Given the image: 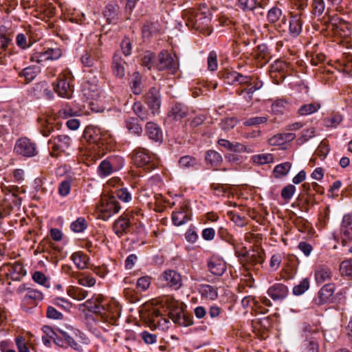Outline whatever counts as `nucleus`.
<instances>
[{
	"instance_id": "obj_1",
	"label": "nucleus",
	"mask_w": 352,
	"mask_h": 352,
	"mask_svg": "<svg viewBox=\"0 0 352 352\" xmlns=\"http://www.w3.org/2000/svg\"><path fill=\"white\" fill-rule=\"evenodd\" d=\"M103 302L104 297L99 294L88 299L82 305L96 314L99 321L110 325H118L121 312L120 307L116 302L107 305L103 304Z\"/></svg>"
},
{
	"instance_id": "obj_2",
	"label": "nucleus",
	"mask_w": 352,
	"mask_h": 352,
	"mask_svg": "<svg viewBox=\"0 0 352 352\" xmlns=\"http://www.w3.org/2000/svg\"><path fill=\"white\" fill-rule=\"evenodd\" d=\"M182 16L188 27L200 31L207 28L211 21L209 13L199 12L193 9L184 10Z\"/></svg>"
},
{
	"instance_id": "obj_3",
	"label": "nucleus",
	"mask_w": 352,
	"mask_h": 352,
	"mask_svg": "<svg viewBox=\"0 0 352 352\" xmlns=\"http://www.w3.org/2000/svg\"><path fill=\"white\" fill-rule=\"evenodd\" d=\"M133 162L136 166L147 171L155 169L158 164L156 155L143 148H138L134 151Z\"/></svg>"
},
{
	"instance_id": "obj_4",
	"label": "nucleus",
	"mask_w": 352,
	"mask_h": 352,
	"mask_svg": "<svg viewBox=\"0 0 352 352\" xmlns=\"http://www.w3.org/2000/svg\"><path fill=\"white\" fill-rule=\"evenodd\" d=\"M155 67L159 71H167L170 74H175L179 69L178 58L168 51H162L158 54Z\"/></svg>"
},
{
	"instance_id": "obj_5",
	"label": "nucleus",
	"mask_w": 352,
	"mask_h": 352,
	"mask_svg": "<svg viewBox=\"0 0 352 352\" xmlns=\"http://www.w3.org/2000/svg\"><path fill=\"white\" fill-rule=\"evenodd\" d=\"M121 209L119 201L115 196L104 197L98 206L99 217L104 221L118 213Z\"/></svg>"
},
{
	"instance_id": "obj_6",
	"label": "nucleus",
	"mask_w": 352,
	"mask_h": 352,
	"mask_svg": "<svg viewBox=\"0 0 352 352\" xmlns=\"http://www.w3.org/2000/svg\"><path fill=\"white\" fill-rule=\"evenodd\" d=\"M70 72L65 71L60 74L54 87L55 91L62 98H69L72 96L73 86L71 85Z\"/></svg>"
},
{
	"instance_id": "obj_7",
	"label": "nucleus",
	"mask_w": 352,
	"mask_h": 352,
	"mask_svg": "<svg viewBox=\"0 0 352 352\" xmlns=\"http://www.w3.org/2000/svg\"><path fill=\"white\" fill-rule=\"evenodd\" d=\"M267 21L274 25L275 30L278 32H284L283 26L286 25V16L283 15V11L277 6L271 8L267 14Z\"/></svg>"
},
{
	"instance_id": "obj_8",
	"label": "nucleus",
	"mask_w": 352,
	"mask_h": 352,
	"mask_svg": "<svg viewBox=\"0 0 352 352\" xmlns=\"http://www.w3.org/2000/svg\"><path fill=\"white\" fill-rule=\"evenodd\" d=\"M145 101L154 116L158 113L161 106V96L158 89L151 87L146 94Z\"/></svg>"
},
{
	"instance_id": "obj_9",
	"label": "nucleus",
	"mask_w": 352,
	"mask_h": 352,
	"mask_svg": "<svg viewBox=\"0 0 352 352\" xmlns=\"http://www.w3.org/2000/svg\"><path fill=\"white\" fill-rule=\"evenodd\" d=\"M208 270L213 275L221 276L226 271V263L218 256H212L207 262Z\"/></svg>"
},
{
	"instance_id": "obj_10",
	"label": "nucleus",
	"mask_w": 352,
	"mask_h": 352,
	"mask_svg": "<svg viewBox=\"0 0 352 352\" xmlns=\"http://www.w3.org/2000/svg\"><path fill=\"white\" fill-rule=\"evenodd\" d=\"M48 143L54 152L65 153L70 146L71 138L66 135H59L51 138Z\"/></svg>"
},
{
	"instance_id": "obj_11",
	"label": "nucleus",
	"mask_w": 352,
	"mask_h": 352,
	"mask_svg": "<svg viewBox=\"0 0 352 352\" xmlns=\"http://www.w3.org/2000/svg\"><path fill=\"white\" fill-rule=\"evenodd\" d=\"M191 212L187 204L180 206L178 210L173 211L172 213V221L176 226H180L185 224L190 219Z\"/></svg>"
},
{
	"instance_id": "obj_12",
	"label": "nucleus",
	"mask_w": 352,
	"mask_h": 352,
	"mask_svg": "<svg viewBox=\"0 0 352 352\" xmlns=\"http://www.w3.org/2000/svg\"><path fill=\"white\" fill-rule=\"evenodd\" d=\"M62 56L60 48H49L44 52H36L30 55V59L32 62L41 63L47 60H56Z\"/></svg>"
},
{
	"instance_id": "obj_13",
	"label": "nucleus",
	"mask_w": 352,
	"mask_h": 352,
	"mask_svg": "<svg viewBox=\"0 0 352 352\" xmlns=\"http://www.w3.org/2000/svg\"><path fill=\"white\" fill-rule=\"evenodd\" d=\"M340 234L344 245L352 240V213L344 215L340 226Z\"/></svg>"
},
{
	"instance_id": "obj_14",
	"label": "nucleus",
	"mask_w": 352,
	"mask_h": 352,
	"mask_svg": "<svg viewBox=\"0 0 352 352\" xmlns=\"http://www.w3.org/2000/svg\"><path fill=\"white\" fill-rule=\"evenodd\" d=\"M161 279L167 286L174 289H179L182 285L181 275L175 270H169L164 272L161 275Z\"/></svg>"
},
{
	"instance_id": "obj_15",
	"label": "nucleus",
	"mask_w": 352,
	"mask_h": 352,
	"mask_svg": "<svg viewBox=\"0 0 352 352\" xmlns=\"http://www.w3.org/2000/svg\"><path fill=\"white\" fill-rule=\"evenodd\" d=\"M243 256L246 264L251 267L262 264L265 261V252L263 250L260 248L249 250Z\"/></svg>"
},
{
	"instance_id": "obj_16",
	"label": "nucleus",
	"mask_w": 352,
	"mask_h": 352,
	"mask_svg": "<svg viewBox=\"0 0 352 352\" xmlns=\"http://www.w3.org/2000/svg\"><path fill=\"white\" fill-rule=\"evenodd\" d=\"M126 61L122 58L120 52H116L112 60V72L113 75L118 78H122L126 74Z\"/></svg>"
},
{
	"instance_id": "obj_17",
	"label": "nucleus",
	"mask_w": 352,
	"mask_h": 352,
	"mask_svg": "<svg viewBox=\"0 0 352 352\" xmlns=\"http://www.w3.org/2000/svg\"><path fill=\"white\" fill-rule=\"evenodd\" d=\"M190 108L184 103L177 102L174 104L168 112V117L175 120H181L189 116Z\"/></svg>"
},
{
	"instance_id": "obj_18",
	"label": "nucleus",
	"mask_w": 352,
	"mask_h": 352,
	"mask_svg": "<svg viewBox=\"0 0 352 352\" xmlns=\"http://www.w3.org/2000/svg\"><path fill=\"white\" fill-rule=\"evenodd\" d=\"M287 68L288 65L285 62L277 60L270 66V76L273 78H277L276 81L278 83L279 80L285 79Z\"/></svg>"
},
{
	"instance_id": "obj_19",
	"label": "nucleus",
	"mask_w": 352,
	"mask_h": 352,
	"mask_svg": "<svg viewBox=\"0 0 352 352\" xmlns=\"http://www.w3.org/2000/svg\"><path fill=\"white\" fill-rule=\"evenodd\" d=\"M288 293L287 287L282 283H275L267 289V294L274 300H283L287 297Z\"/></svg>"
},
{
	"instance_id": "obj_20",
	"label": "nucleus",
	"mask_w": 352,
	"mask_h": 352,
	"mask_svg": "<svg viewBox=\"0 0 352 352\" xmlns=\"http://www.w3.org/2000/svg\"><path fill=\"white\" fill-rule=\"evenodd\" d=\"M169 318L174 323L180 326L188 327L193 324L192 318L182 310H174L170 312Z\"/></svg>"
},
{
	"instance_id": "obj_21",
	"label": "nucleus",
	"mask_w": 352,
	"mask_h": 352,
	"mask_svg": "<svg viewBox=\"0 0 352 352\" xmlns=\"http://www.w3.org/2000/svg\"><path fill=\"white\" fill-rule=\"evenodd\" d=\"M82 92L87 100H97L101 94L99 84L85 82L82 85Z\"/></svg>"
},
{
	"instance_id": "obj_22",
	"label": "nucleus",
	"mask_w": 352,
	"mask_h": 352,
	"mask_svg": "<svg viewBox=\"0 0 352 352\" xmlns=\"http://www.w3.org/2000/svg\"><path fill=\"white\" fill-rule=\"evenodd\" d=\"M302 21L301 14H291L289 23V34L292 38H296L302 32Z\"/></svg>"
},
{
	"instance_id": "obj_23",
	"label": "nucleus",
	"mask_w": 352,
	"mask_h": 352,
	"mask_svg": "<svg viewBox=\"0 0 352 352\" xmlns=\"http://www.w3.org/2000/svg\"><path fill=\"white\" fill-rule=\"evenodd\" d=\"M83 137L89 143L103 144V135L98 127L87 126L83 132Z\"/></svg>"
},
{
	"instance_id": "obj_24",
	"label": "nucleus",
	"mask_w": 352,
	"mask_h": 352,
	"mask_svg": "<svg viewBox=\"0 0 352 352\" xmlns=\"http://www.w3.org/2000/svg\"><path fill=\"white\" fill-rule=\"evenodd\" d=\"M20 189L17 188H12L10 190V212L15 216L20 217L21 214V201L19 197Z\"/></svg>"
},
{
	"instance_id": "obj_25",
	"label": "nucleus",
	"mask_w": 352,
	"mask_h": 352,
	"mask_svg": "<svg viewBox=\"0 0 352 352\" xmlns=\"http://www.w3.org/2000/svg\"><path fill=\"white\" fill-rule=\"evenodd\" d=\"M315 280L318 284H322L324 282L330 280L332 277V271L327 265H319L316 267L314 272Z\"/></svg>"
},
{
	"instance_id": "obj_26",
	"label": "nucleus",
	"mask_w": 352,
	"mask_h": 352,
	"mask_svg": "<svg viewBox=\"0 0 352 352\" xmlns=\"http://www.w3.org/2000/svg\"><path fill=\"white\" fill-rule=\"evenodd\" d=\"M23 290L26 291L25 296H23V302L27 304H30L32 307H36L37 302L41 301L43 298L42 292L37 289H26L23 287Z\"/></svg>"
},
{
	"instance_id": "obj_27",
	"label": "nucleus",
	"mask_w": 352,
	"mask_h": 352,
	"mask_svg": "<svg viewBox=\"0 0 352 352\" xmlns=\"http://www.w3.org/2000/svg\"><path fill=\"white\" fill-rule=\"evenodd\" d=\"M130 221L129 219L121 215L117 220L115 221L113 229L114 232L119 237L122 236L124 234H126L128 229L130 227Z\"/></svg>"
},
{
	"instance_id": "obj_28",
	"label": "nucleus",
	"mask_w": 352,
	"mask_h": 352,
	"mask_svg": "<svg viewBox=\"0 0 352 352\" xmlns=\"http://www.w3.org/2000/svg\"><path fill=\"white\" fill-rule=\"evenodd\" d=\"M146 134L149 139L158 142L162 140V132L160 126L155 122H148L146 124Z\"/></svg>"
},
{
	"instance_id": "obj_29",
	"label": "nucleus",
	"mask_w": 352,
	"mask_h": 352,
	"mask_svg": "<svg viewBox=\"0 0 352 352\" xmlns=\"http://www.w3.org/2000/svg\"><path fill=\"white\" fill-rule=\"evenodd\" d=\"M205 160L211 168L217 169L222 163L223 158L220 153L214 150H208L205 155Z\"/></svg>"
},
{
	"instance_id": "obj_30",
	"label": "nucleus",
	"mask_w": 352,
	"mask_h": 352,
	"mask_svg": "<svg viewBox=\"0 0 352 352\" xmlns=\"http://www.w3.org/2000/svg\"><path fill=\"white\" fill-rule=\"evenodd\" d=\"M38 152L36 144L31 139L23 137V157H34Z\"/></svg>"
},
{
	"instance_id": "obj_31",
	"label": "nucleus",
	"mask_w": 352,
	"mask_h": 352,
	"mask_svg": "<svg viewBox=\"0 0 352 352\" xmlns=\"http://www.w3.org/2000/svg\"><path fill=\"white\" fill-rule=\"evenodd\" d=\"M335 292V285L328 283L324 285L318 292V304L327 302L333 295Z\"/></svg>"
},
{
	"instance_id": "obj_32",
	"label": "nucleus",
	"mask_w": 352,
	"mask_h": 352,
	"mask_svg": "<svg viewBox=\"0 0 352 352\" xmlns=\"http://www.w3.org/2000/svg\"><path fill=\"white\" fill-rule=\"evenodd\" d=\"M119 6L117 4L109 3L103 12L104 17L109 23H116L118 19Z\"/></svg>"
},
{
	"instance_id": "obj_33",
	"label": "nucleus",
	"mask_w": 352,
	"mask_h": 352,
	"mask_svg": "<svg viewBox=\"0 0 352 352\" xmlns=\"http://www.w3.org/2000/svg\"><path fill=\"white\" fill-rule=\"evenodd\" d=\"M199 291L201 296L207 299L215 300L218 296L217 289L210 285H201Z\"/></svg>"
},
{
	"instance_id": "obj_34",
	"label": "nucleus",
	"mask_w": 352,
	"mask_h": 352,
	"mask_svg": "<svg viewBox=\"0 0 352 352\" xmlns=\"http://www.w3.org/2000/svg\"><path fill=\"white\" fill-rule=\"evenodd\" d=\"M125 126L131 133L139 135L142 133V128L136 118L131 117L126 118L125 120Z\"/></svg>"
},
{
	"instance_id": "obj_35",
	"label": "nucleus",
	"mask_w": 352,
	"mask_h": 352,
	"mask_svg": "<svg viewBox=\"0 0 352 352\" xmlns=\"http://www.w3.org/2000/svg\"><path fill=\"white\" fill-rule=\"evenodd\" d=\"M71 258L78 269L84 270L87 267L89 258L82 252H74L71 256Z\"/></svg>"
},
{
	"instance_id": "obj_36",
	"label": "nucleus",
	"mask_w": 352,
	"mask_h": 352,
	"mask_svg": "<svg viewBox=\"0 0 352 352\" xmlns=\"http://www.w3.org/2000/svg\"><path fill=\"white\" fill-rule=\"evenodd\" d=\"M131 84V88L134 94L139 95L142 92L144 87L142 82V77L139 72H136L133 74Z\"/></svg>"
},
{
	"instance_id": "obj_37",
	"label": "nucleus",
	"mask_w": 352,
	"mask_h": 352,
	"mask_svg": "<svg viewBox=\"0 0 352 352\" xmlns=\"http://www.w3.org/2000/svg\"><path fill=\"white\" fill-rule=\"evenodd\" d=\"M8 275L12 281L20 282L22 277V264L15 263L10 267Z\"/></svg>"
},
{
	"instance_id": "obj_38",
	"label": "nucleus",
	"mask_w": 352,
	"mask_h": 352,
	"mask_svg": "<svg viewBox=\"0 0 352 352\" xmlns=\"http://www.w3.org/2000/svg\"><path fill=\"white\" fill-rule=\"evenodd\" d=\"M320 108L318 102L305 104L302 105L298 110L299 116H305L316 112Z\"/></svg>"
},
{
	"instance_id": "obj_39",
	"label": "nucleus",
	"mask_w": 352,
	"mask_h": 352,
	"mask_svg": "<svg viewBox=\"0 0 352 352\" xmlns=\"http://www.w3.org/2000/svg\"><path fill=\"white\" fill-rule=\"evenodd\" d=\"M113 172H115L112 168V164L109 163L107 160H102L98 167V175L101 177H105L110 175Z\"/></svg>"
},
{
	"instance_id": "obj_40",
	"label": "nucleus",
	"mask_w": 352,
	"mask_h": 352,
	"mask_svg": "<svg viewBox=\"0 0 352 352\" xmlns=\"http://www.w3.org/2000/svg\"><path fill=\"white\" fill-rule=\"evenodd\" d=\"M292 164L289 162H285L276 165L274 168V175L276 178L285 176L289 171Z\"/></svg>"
},
{
	"instance_id": "obj_41",
	"label": "nucleus",
	"mask_w": 352,
	"mask_h": 352,
	"mask_svg": "<svg viewBox=\"0 0 352 352\" xmlns=\"http://www.w3.org/2000/svg\"><path fill=\"white\" fill-rule=\"evenodd\" d=\"M100 76L98 67L87 69L86 71V82L89 83L99 84V77Z\"/></svg>"
},
{
	"instance_id": "obj_42",
	"label": "nucleus",
	"mask_w": 352,
	"mask_h": 352,
	"mask_svg": "<svg viewBox=\"0 0 352 352\" xmlns=\"http://www.w3.org/2000/svg\"><path fill=\"white\" fill-rule=\"evenodd\" d=\"M258 4V0H237L238 7L244 12L253 11Z\"/></svg>"
},
{
	"instance_id": "obj_43",
	"label": "nucleus",
	"mask_w": 352,
	"mask_h": 352,
	"mask_svg": "<svg viewBox=\"0 0 352 352\" xmlns=\"http://www.w3.org/2000/svg\"><path fill=\"white\" fill-rule=\"evenodd\" d=\"M252 160L255 164L262 165L272 162L274 157L270 153H261L253 155Z\"/></svg>"
},
{
	"instance_id": "obj_44",
	"label": "nucleus",
	"mask_w": 352,
	"mask_h": 352,
	"mask_svg": "<svg viewBox=\"0 0 352 352\" xmlns=\"http://www.w3.org/2000/svg\"><path fill=\"white\" fill-rule=\"evenodd\" d=\"M221 78L230 85H234L236 82L238 72L233 70L225 69L221 72Z\"/></svg>"
},
{
	"instance_id": "obj_45",
	"label": "nucleus",
	"mask_w": 352,
	"mask_h": 352,
	"mask_svg": "<svg viewBox=\"0 0 352 352\" xmlns=\"http://www.w3.org/2000/svg\"><path fill=\"white\" fill-rule=\"evenodd\" d=\"M114 195L123 202L129 203L132 200V195L126 188H121L116 190Z\"/></svg>"
},
{
	"instance_id": "obj_46",
	"label": "nucleus",
	"mask_w": 352,
	"mask_h": 352,
	"mask_svg": "<svg viewBox=\"0 0 352 352\" xmlns=\"http://www.w3.org/2000/svg\"><path fill=\"white\" fill-rule=\"evenodd\" d=\"M88 291L80 287H72L69 289V296L78 300H82L87 297Z\"/></svg>"
},
{
	"instance_id": "obj_47",
	"label": "nucleus",
	"mask_w": 352,
	"mask_h": 352,
	"mask_svg": "<svg viewBox=\"0 0 352 352\" xmlns=\"http://www.w3.org/2000/svg\"><path fill=\"white\" fill-rule=\"evenodd\" d=\"M309 288V280L307 278L302 279L298 285L293 288V294L299 296L304 294Z\"/></svg>"
},
{
	"instance_id": "obj_48",
	"label": "nucleus",
	"mask_w": 352,
	"mask_h": 352,
	"mask_svg": "<svg viewBox=\"0 0 352 352\" xmlns=\"http://www.w3.org/2000/svg\"><path fill=\"white\" fill-rule=\"evenodd\" d=\"M287 105V101L278 99L272 104V110L274 113L283 114L286 111Z\"/></svg>"
},
{
	"instance_id": "obj_49",
	"label": "nucleus",
	"mask_w": 352,
	"mask_h": 352,
	"mask_svg": "<svg viewBox=\"0 0 352 352\" xmlns=\"http://www.w3.org/2000/svg\"><path fill=\"white\" fill-rule=\"evenodd\" d=\"M238 123V120L234 117L226 118L221 120L219 125L222 130L228 131L232 129Z\"/></svg>"
},
{
	"instance_id": "obj_50",
	"label": "nucleus",
	"mask_w": 352,
	"mask_h": 352,
	"mask_svg": "<svg viewBox=\"0 0 352 352\" xmlns=\"http://www.w3.org/2000/svg\"><path fill=\"white\" fill-rule=\"evenodd\" d=\"M134 113L143 121L148 119V113L140 102H135L133 105Z\"/></svg>"
},
{
	"instance_id": "obj_51",
	"label": "nucleus",
	"mask_w": 352,
	"mask_h": 352,
	"mask_svg": "<svg viewBox=\"0 0 352 352\" xmlns=\"http://www.w3.org/2000/svg\"><path fill=\"white\" fill-rule=\"evenodd\" d=\"M180 167L184 168H189L197 164V160L195 157L190 155L182 157L179 160Z\"/></svg>"
},
{
	"instance_id": "obj_52",
	"label": "nucleus",
	"mask_w": 352,
	"mask_h": 352,
	"mask_svg": "<svg viewBox=\"0 0 352 352\" xmlns=\"http://www.w3.org/2000/svg\"><path fill=\"white\" fill-rule=\"evenodd\" d=\"M342 120V117L340 114H335L330 117H327L324 120V125L327 127H336Z\"/></svg>"
},
{
	"instance_id": "obj_53",
	"label": "nucleus",
	"mask_w": 352,
	"mask_h": 352,
	"mask_svg": "<svg viewBox=\"0 0 352 352\" xmlns=\"http://www.w3.org/2000/svg\"><path fill=\"white\" fill-rule=\"evenodd\" d=\"M87 223L84 218L79 217L71 224V229L75 232H81L87 228Z\"/></svg>"
},
{
	"instance_id": "obj_54",
	"label": "nucleus",
	"mask_w": 352,
	"mask_h": 352,
	"mask_svg": "<svg viewBox=\"0 0 352 352\" xmlns=\"http://www.w3.org/2000/svg\"><path fill=\"white\" fill-rule=\"evenodd\" d=\"M316 130L314 127L302 131L300 137L297 140L298 144H302L315 135Z\"/></svg>"
},
{
	"instance_id": "obj_55",
	"label": "nucleus",
	"mask_w": 352,
	"mask_h": 352,
	"mask_svg": "<svg viewBox=\"0 0 352 352\" xmlns=\"http://www.w3.org/2000/svg\"><path fill=\"white\" fill-rule=\"evenodd\" d=\"M311 7L313 14L316 16H320L325 8V3L323 0H312Z\"/></svg>"
},
{
	"instance_id": "obj_56",
	"label": "nucleus",
	"mask_w": 352,
	"mask_h": 352,
	"mask_svg": "<svg viewBox=\"0 0 352 352\" xmlns=\"http://www.w3.org/2000/svg\"><path fill=\"white\" fill-rule=\"evenodd\" d=\"M340 271L342 275L352 276V259L342 261L340 265Z\"/></svg>"
},
{
	"instance_id": "obj_57",
	"label": "nucleus",
	"mask_w": 352,
	"mask_h": 352,
	"mask_svg": "<svg viewBox=\"0 0 352 352\" xmlns=\"http://www.w3.org/2000/svg\"><path fill=\"white\" fill-rule=\"evenodd\" d=\"M81 63L82 64L87 67L88 69L94 68V67H98L96 65L97 62L95 58L89 53H85L81 56Z\"/></svg>"
},
{
	"instance_id": "obj_58",
	"label": "nucleus",
	"mask_w": 352,
	"mask_h": 352,
	"mask_svg": "<svg viewBox=\"0 0 352 352\" xmlns=\"http://www.w3.org/2000/svg\"><path fill=\"white\" fill-rule=\"evenodd\" d=\"M107 160L112 164V168L115 172L120 170L124 166V159L120 156L109 157Z\"/></svg>"
},
{
	"instance_id": "obj_59",
	"label": "nucleus",
	"mask_w": 352,
	"mask_h": 352,
	"mask_svg": "<svg viewBox=\"0 0 352 352\" xmlns=\"http://www.w3.org/2000/svg\"><path fill=\"white\" fill-rule=\"evenodd\" d=\"M120 47L122 50V52L126 56H128L131 54L132 52V41L131 40L125 36L120 43Z\"/></svg>"
},
{
	"instance_id": "obj_60",
	"label": "nucleus",
	"mask_w": 352,
	"mask_h": 352,
	"mask_svg": "<svg viewBox=\"0 0 352 352\" xmlns=\"http://www.w3.org/2000/svg\"><path fill=\"white\" fill-rule=\"evenodd\" d=\"M32 279L34 282L44 285L47 287H50L49 281L46 276L41 272L36 271L32 274Z\"/></svg>"
},
{
	"instance_id": "obj_61",
	"label": "nucleus",
	"mask_w": 352,
	"mask_h": 352,
	"mask_svg": "<svg viewBox=\"0 0 352 352\" xmlns=\"http://www.w3.org/2000/svg\"><path fill=\"white\" fill-rule=\"evenodd\" d=\"M155 58V56L154 53L151 52H146L142 58V65L150 69L153 66H154Z\"/></svg>"
},
{
	"instance_id": "obj_62",
	"label": "nucleus",
	"mask_w": 352,
	"mask_h": 352,
	"mask_svg": "<svg viewBox=\"0 0 352 352\" xmlns=\"http://www.w3.org/2000/svg\"><path fill=\"white\" fill-rule=\"evenodd\" d=\"M267 121V118L265 116L252 117L246 119L243 122V124L247 126H256Z\"/></svg>"
},
{
	"instance_id": "obj_63",
	"label": "nucleus",
	"mask_w": 352,
	"mask_h": 352,
	"mask_svg": "<svg viewBox=\"0 0 352 352\" xmlns=\"http://www.w3.org/2000/svg\"><path fill=\"white\" fill-rule=\"evenodd\" d=\"M295 191L296 187L292 184H289L283 188L281 191V197L284 200L288 201L293 197Z\"/></svg>"
},
{
	"instance_id": "obj_64",
	"label": "nucleus",
	"mask_w": 352,
	"mask_h": 352,
	"mask_svg": "<svg viewBox=\"0 0 352 352\" xmlns=\"http://www.w3.org/2000/svg\"><path fill=\"white\" fill-rule=\"evenodd\" d=\"M38 73V67H27L23 68V77L27 80V82L32 81L36 76Z\"/></svg>"
}]
</instances>
